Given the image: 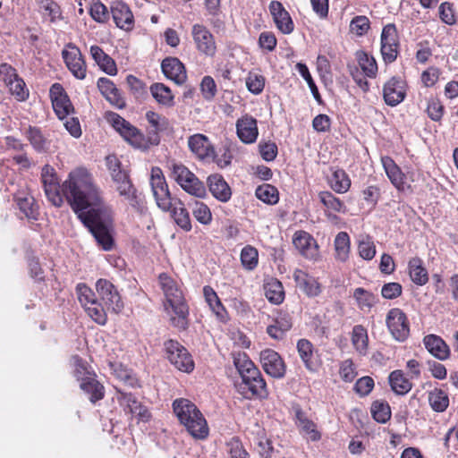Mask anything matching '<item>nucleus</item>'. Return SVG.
I'll list each match as a JSON object with an SVG mask.
<instances>
[{
	"label": "nucleus",
	"instance_id": "41",
	"mask_svg": "<svg viewBox=\"0 0 458 458\" xmlns=\"http://www.w3.org/2000/svg\"><path fill=\"white\" fill-rule=\"evenodd\" d=\"M335 259L341 262L348 259L350 254V237L347 233L340 232L335 239Z\"/></svg>",
	"mask_w": 458,
	"mask_h": 458
},
{
	"label": "nucleus",
	"instance_id": "38",
	"mask_svg": "<svg viewBox=\"0 0 458 458\" xmlns=\"http://www.w3.org/2000/svg\"><path fill=\"white\" fill-rule=\"evenodd\" d=\"M428 402L436 412H444L449 406L448 394L439 388H434L428 393Z\"/></svg>",
	"mask_w": 458,
	"mask_h": 458
},
{
	"label": "nucleus",
	"instance_id": "42",
	"mask_svg": "<svg viewBox=\"0 0 458 458\" xmlns=\"http://www.w3.org/2000/svg\"><path fill=\"white\" fill-rule=\"evenodd\" d=\"M409 272L412 282L418 285H424L428 280V272L422 267V261L414 258L409 261Z\"/></svg>",
	"mask_w": 458,
	"mask_h": 458
},
{
	"label": "nucleus",
	"instance_id": "22",
	"mask_svg": "<svg viewBox=\"0 0 458 458\" xmlns=\"http://www.w3.org/2000/svg\"><path fill=\"white\" fill-rule=\"evenodd\" d=\"M111 13L115 25L124 30H131L134 25V18L129 6L123 2H114Z\"/></svg>",
	"mask_w": 458,
	"mask_h": 458
},
{
	"label": "nucleus",
	"instance_id": "40",
	"mask_svg": "<svg viewBox=\"0 0 458 458\" xmlns=\"http://www.w3.org/2000/svg\"><path fill=\"white\" fill-rule=\"evenodd\" d=\"M80 386L85 393L90 394L89 399L93 403L104 397V386L94 377H87Z\"/></svg>",
	"mask_w": 458,
	"mask_h": 458
},
{
	"label": "nucleus",
	"instance_id": "20",
	"mask_svg": "<svg viewBox=\"0 0 458 458\" xmlns=\"http://www.w3.org/2000/svg\"><path fill=\"white\" fill-rule=\"evenodd\" d=\"M269 12L273 17L276 28L284 34H290L293 31L294 24L286 9L279 1H271Z\"/></svg>",
	"mask_w": 458,
	"mask_h": 458
},
{
	"label": "nucleus",
	"instance_id": "1",
	"mask_svg": "<svg viewBox=\"0 0 458 458\" xmlns=\"http://www.w3.org/2000/svg\"><path fill=\"white\" fill-rule=\"evenodd\" d=\"M63 187L72 209L98 243L105 250H111L114 212L111 207L102 202L89 173L84 168L71 172Z\"/></svg>",
	"mask_w": 458,
	"mask_h": 458
},
{
	"label": "nucleus",
	"instance_id": "17",
	"mask_svg": "<svg viewBox=\"0 0 458 458\" xmlns=\"http://www.w3.org/2000/svg\"><path fill=\"white\" fill-rule=\"evenodd\" d=\"M50 98L54 111L59 119L65 118L73 111L72 105L61 84L55 83L51 86Z\"/></svg>",
	"mask_w": 458,
	"mask_h": 458
},
{
	"label": "nucleus",
	"instance_id": "8",
	"mask_svg": "<svg viewBox=\"0 0 458 458\" xmlns=\"http://www.w3.org/2000/svg\"><path fill=\"white\" fill-rule=\"evenodd\" d=\"M107 120L116 131L131 146L138 148H146L148 141L144 135L129 122L115 113H110Z\"/></svg>",
	"mask_w": 458,
	"mask_h": 458
},
{
	"label": "nucleus",
	"instance_id": "32",
	"mask_svg": "<svg viewBox=\"0 0 458 458\" xmlns=\"http://www.w3.org/2000/svg\"><path fill=\"white\" fill-rule=\"evenodd\" d=\"M168 211L171 212L172 217L179 227L185 232L191 230L190 214L180 199H172V208Z\"/></svg>",
	"mask_w": 458,
	"mask_h": 458
},
{
	"label": "nucleus",
	"instance_id": "33",
	"mask_svg": "<svg viewBox=\"0 0 458 458\" xmlns=\"http://www.w3.org/2000/svg\"><path fill=\"white\" fill-rule=\"evenodd\" d=\"M293 278L307 295L318 296L320 293V284L314 277L309 276L306 272L296 269L293 273Z\"/></svg>",
	"mask_w": 458,
	"mask_h": 458
},
{
	"label": "nucleus",
	"instance_id": "34",
	"mask_svg": "<svg viewBox=\"0 0 458 458\" xmlns=\"http://www.w3.org/2000/svg\"><path fill=\"white\" fill-rule=\"evenodd\" d=\"M295 415L298 428L308 439L318 441L321 438V434L318 430L317 425L302 411L297 410Z\"/></svg>",
	"mask_w": 458,
	"mask_h": 458
},
{
	"label": "nucleus",
	"instance_id": "24",
	"mask_svg": "<svg viewBox=\"0 0 458 458\" xmlns=\"http://www.w3.org/2000/svg\"><path fill=\"white\" fill-rule=\"evenodd\" d=\"M427 351L439 360L449 359L451 351L448 344L438 335L430 334L423 338Z\"/></svg>",
	"mask_w": 458,
	"mask_h": 458
},
{
	"label": "nucleus",
	"instance_id": "44",
	"mask_svg": "<svg viewBox=\"0 0 458 458\" xmlns=\"http://www.w3.org/2000/svg\"><path fill=\"white\" fill-rule=\"evenodd\" d=\"M194 218L201 225H208L212 222V213L208 205L195 200L189 204Z\"/></svg>",
	"mask_w": 458,
	"mask_h": 458
},
{
	"label": "nucleus",
	"instance_id": "46",
	"mask_svg": "<svg viewBox=\"0 0 458 458\" xmlns=\"http://www.w3.org/2000/svg\"><path fill=\"white\" fill-rule=\"evenodd\" d=\"M39 11L43 17L51 22H55L63 18L61 8L54 0H40Z\"/></svg>",
	"mask_w": 458,
	"mask_h": 458
},
{
	"label": "nucleus",
	"instance_id": "52",
	"mask_svg": "<svg viewBox=\"0 0 458 458\" xmlns=\"http://www.w3.org/2000/svg\"><path fill=\"white\" fill-rule=\"evenodd\" d=\"M371 413L375 420L386 423L391 417L390 406L386 403L376 401L371 405Z\"/></svg>",
	"mask_w": 458,
	"mask_h": 458
},
{
	"label": "nucleus",
	"instance_id": "54",
	"mask_svg": "<svg viewBox=\"0 0 458 458\" xmlns=\"http://www.w3.org/2000/svg\"><path fill=\"white\" fill-rule=\"evenodd\" d=\"M438 14L445 24L452 26L456 23V15L452 3L443 2L438 7Z\"/></svg>",
	"mask_w": 458,
	"mask_h": 458
},
{
	"label": "nucleus",
	"instance_id": "55",
	"mask_svg": "<svg viewBox=\"0 0 458 458\" xmlns=\"http://www.w3.org/2000/svg\"><path fill=\"white\" fill-rule=\"evenodd\" d=\"M246 87L253 94H259L265 87V78L254 72H250L246 78Z\"/></svg>",
	"mask_w": 458,
	"mask_h": 458
},
{
	"label": "nucleus",
	"instance_id": "60",
	"mask_svg": "<svg viewBox=\"0 0 458 458\" xmlns=\"http://www.w3.org/2000/svg\"><path fill=\"white\" fill-rule=\"evenodd\" d=\"M381 45L399 46L396 27L393 23L386 24L381 33Z\"/></svg>",
	"mask_w": 458,
	"mask_h": 458
},
{
	"label": "nucleus",
	"instance_id": "9",
	"mask_svg": "<svg viewBox=\"0 0 458 458\" xmlns=\"http://www.w3.org/2000/svg\"><path fill=\"white\" fill-rule=\"evenodd\" d=\"M96 290L100 299V303L105 311H111L115 314L123 309V302L116 287L106 279H98L96 283Z\"/></svg>",
	"mask_w": 458,
	"mask_h": 458
},
{
	"label": "nucleus",
	"instance_id": "2",
	"mask_svg": "<svg viewBox=\"0 0 458 458\" xmlns=\"http://www.w3.org/2000/svg\"><path fill=\"white\" fill-rule=\"evenodd\" d=\"M158 284L165 296L164 307L171 324L179 330H185L189 326V307L180 284L168 274L162 273L158 276Z\"/></svg>",
	"mask_w": 458,
	"mask_h": 458
},
{
	"label": "nucleus",
	"instance_id": "36",
	"mask_svg": "<svg viewBox=\"0 0 458 458\" xmlns=\"http://www.w3.org/2000/svg\"><path fill=\"white\" fill-rule=\"evenodd\" d=\"M388 379L392 390L397 394H406L412 388L411 382L402 370H394L390 373Z\"/></svg>",
	"mask_w": 458,
	"mask_h": 458
},
{
	"label": "nucleus",
	"instance_id": "19",
	"mask_svg": "<svg viewBox=\"0 0 458 458\" xmlns=\"http://www.w3.org/2000/svg\"><path fill=\"white\" fill-rule=\"evenodd\" d=\"M405 83L398 77L391 78L383 88V97L386 105L395 106L405 98Z\"/></svg>",
	"mask_w": 458,
	"mask_h": 458
},
{
	"label": "nucleus",
	"instance_id": "35",
	"mask_svg": "<svg viewBox=\"0 0 458 458\" xmlns=\"http://www.w3.org/2000/svg\"><path fill=\"white\" fill-rule=\"evenodd\" d=\"M264 294L273 304H280L284 299V291L281 282L276 278L267 279L264 285Z\"/></svg>",
	"mask_w": 458,
	"mask_h": 458
},
{
	"label": "nucleus",
	"instance_id": "50",
	"mask_svg": "<svg viewBox=\"0 0 458 458\" xmlns=\"http://www.w3.org/2000/svg\"><path fill=\"white\" fill-rule=\"evenodd\" d=\"M203 293L205 300L210 307L211 310L218 317L223 318L225 309L216 294V293L210 286H205L203 288Z\"/></svg>",
	"mask_w": 458,
	"mask_h": 458
},
{
	"label": "nucleus",
	"instance_id": "49",
	"mask_svg": "<svg viewBox=\"0 0 458 458\" xmlns=\"http://www.w3.org/2000/svg\"><path fill=\"white\" fill-rule=\"evenodd\" d=\"M353 298L355 299L358 307L364 310H370L371 307L377 302V297L370 292L359 287L353 292Z\"/></svg>",
	"mask_w": 458,
	"mask_h": 458
},
{
	"label": "nucleus",
	"instance_id": "58",
	"mask_svg": "<svg viewBox=\"0 0 458 458\" xmlns=\"http://www.w3.org/2000/svg\"><path fill=\"white\" fill-rule=\"evenodd\" d=\"M358 251L360 258L365 260L372 259L376 255V247L373 241L366 236L359 242Z\"/></svg>",
	"mask_w": 458,
	"mask_h": 458
},
{
	"label": "nucleus",
	"instance_id": "39",
	"mask_svg": "<svg viewBox=\"0 0 458 458\" xmlns=\"http://www.w3.org/2000/svg\"><path fill=\"white\" fill-rule=\"evenodd\" d=\"M25 136L36 151L46 152L49 148L50 142L40 129L30 126L25 131Z\"/></svg>",
	"mask_w": 458,
	"mask_h": 458
},
{
	"label": "nucleus",
	"instance_id": "57",
	"mask_svg": "<svg viewBox=\"0 0 458 458\" xmlns=\"http://www.w3.org/2000/svg\"><path fill=\"white\" fill-rule=\"evenodd\" d=\"M89 14L95 21L99 23H105L109 19L108 10L100 1H95L91 4Z\"/></svg>",
	"mask_w": 458,
	"mask_h": 458
},
{
	"label": "nucleus",
	"instance_id": "30",
	"mask_svg": "<svg viewBox=\"0 0 458 458\" xmlns=\"http://www.w3.org/2000/svg\"><path fill=\"white\" fill-rule=\"evenodd\" d=\"M89 52L95 63L103 72L111 76L117 73L115 62L100 47L97 45L91 46Z\"/></svg>",
	"mask_w": 458,
	"mask_h": 458
},
{
	"label": "nucleus",
	"instance_id": "4",
	"mask_svg": "<svg viewBox=\"0 0 458 458\" xmlns=\"http://www.w3.org/2000/svg\"><path fill=\"white\" fill-rule=\"evenodd\" d=\"M173 408L181 424L194 438L204 439L208 436L207 421L192 402L184 398L176 399Z\"/></svg>",
	"mask_w": 458,
	"mask_h": 458
},
{
	"label": "nucleus",
	"instance_id": "61",
	"mask_svg": "<svg viewBox=\"0 0 458 458\" xmlns=\"http://www.w3.org/2000/svg\"><path fill=\"white\" fill-rule=\"evenodd\" d=\"M296 70L299 72V73L302 76V78L306 81V82L308 83L310 89V91L313 95V97L318 100L319 101L320 100V95H319V92H318V89L310 73V71L307 67L306 64H302V63H298L296 65Z\"/></svg>",
	"mask_w": 458,
	"mask_h": 458
},
{
	"label": "nucleus",
	"instance_id": "62",
	"mask_svg": "<svg viewBox=\"0 0 458 458\" xmlns=\"http://www.w3.org/2000/svg\"><path fill=\"white\" fill-rule=\"evenodd\" d=\"M369 29V20L363 15L354 17L350 23V30L358 36L365 35Z\"/></svg>",
	"mask_w": 458,
	"mask_h": 458
},
{
	"label": "nucleus",
	"instance_id": "45",
	"mask_svg": "<svg viewBox=\"0 0 458 458\" xmlns=\"http://www.w3.org/2000/svg\"><path fill=\"white\" fill-rule=\"evenodd\" d=\"M256 197L268 205H275L279 200V192L277 189L268 183L259 185L255 191Z\"/></svg>",
	"mask_w": 458,
	"mask_h": 458
},
{
	"label": "nucleus",
	"instance_id": "51",
	"mask_svg": "<svg viewBox=\"0 0 458 458\" xmlns=\"http://www.w3.org/2000/svg\"><path fill=\"white\" fill-rule=\"evenodd\" d=\"M357 59L363 72L370 78H374L377 72V64L373 56L365 52H358Z\"/></svg>",
	"mask_w": 458,
	"mask_h": 458
},
{
	"label": "nucleus",
	"instance_id": "10",
	"mask_svg": "<svg viewBox=\"0 0 458 458\" xmlns=\"http://www.w3.org/2000/svg\"><path fill=\"white\" fill-rule=\"evenodd\" d=\"M151 190L157 205L163 211L172 208V197L162 170L159 167H153L150 174Z\"/></svg>",
	"mask_w": 458,
	"mask_h": 458
},
{
	"label": "nucleus",
	"instance_id": "13",
	"mask_svg": "<svg viewBox=\"0 0 458 458\" xmlns=\"http://www.w3.org/2000/svg\"><path fill=\"white\" fill-rule=\"evenodd\" d=\"M67 48L62 52L67 68L75 78L83 80L86 77L87 66L80 49L72 44H68Z\"/></svg>",
	"mask_w": 458,
	"mask_h": 458
},
{
	"label": "nucleus",
	"instance_id": "29",
	"mask_svg": "<svg viewBox=\"0 0 458 458\" xmlns=\"http://www.w3.org/2000/svg\"><path fill=\"white\" fill-rule=\"evenodd\" d=\"M98 88L101 94L112 105L118 108H123L125 106V101L121 96L118 89L114 82L107 78H100L98 81Z\"/></svg>",
	"mask_w": 458,
	"mask_h": 458
},
{
	"label": "nucleus",
	"instance_id": "63",
	"mask_svg": "<svg viewBox=\"0 0 458 458\" xmlns=\"http://www.w3.org/2000/svg\"><path fill=\"white\" fill-rule=\"evenodd\" d=\"M339 374L345 382H352L357 376L355 366L352 360H344L340 365Z\"/></svg>",
	"mask_w": 458,
	"mask_h": 458
},
{
	"label": "nucleus",
	"instance_id": "64",
	"mask_svg": "<svg viewBox=\"0 0 458 458\" xmlns=\"http://www.w3.org/2000/svg\"><path fill=\"white\" fill-rule=\"evenodd\" d=\"M227 446L231 458H250L248 452L238 439L233 438L228 442Z\"/></svg>",
	"mask_w": 458,
	"mask_h": 458
},
{
	"label": "nucleus",
	"instance_id": "43",
	"mask_svg": "<svg viewBox=\"0 0 458 458\" xmlns=\"http://www.w3.org/2000/svg\"><path fill=\"white\" fill-rule=\"evenodd\" d=\"M153 98L161 105L170 106L174 104L171 89L163 83H155L150 87Z\"/></svg>",
	"mask_w": 458,
	"mask_h": 458
},
{
	"label": "nucleus",
	"instance_id": "11",
	"mask_svg": "<svg viewBox=\"0 0 458 458\" xmlns=\"http://www.w3.org/2000/svg\"><path fill=\"white\" fill-rule=\"evenodd\" d=\"M167 359L181 371L190 373L194 369V361L185 347L174 340L165 343Z\"/></svg>",
	"mask_w": 458,
	"mask_h": 458
},
{
	"label": "nucleus",
	"instance_id": "5",
	"mask_svg": "<svg viewBox=\"0 0 458 458\" xmlns=\"http://www.w3.org/2000/svg\"><path fill=\"white\" fill-rule=\"evenodd\" d=\"M171 177L189 194L204 198L206 188L198 177L182 164L173 163L170 167Z\"/></svg>",
	"mask_w": 458,
	"mask_h": 458
},
{
	"label": "nucleus",
	"instance_id": "47",
	"mask_svg": "<svg viewBox=\"0 0 458 458\" xmlns=\"http://www.w3.org/2000/svg\"><path fill=\"white\" fill-rule=\"evenodd\" d=\"M16 201L20 210L25 215L27 218L32 220L38 219V210L33 197L17 196Z\"/></svg>",
	"mask_w": 458,
	"mask_h": 458
},
{
	"label": "nucleus",
	"instance_id": "53",
	"mask_svg": "<svg viewBox=\"0 0 458 458\" xmlns=\"http://www.w3.org/2000/svg\"><path fill=\"white\" fill-rule=\"evenodd\" d=\"M299 355L309 370H313L311 358L313 355L312 344L306 339H301L297 343Z\"/></svg>",
	"mask_w": 458,
	"mask_h": 458
},
{
	"label": "nucleus",
	"instance_id": "37",
	"mask_svg": "<svg viewBox=\"0 0 458 458\" xmlns=\"http://www.w3.org/2000/svg\"><path fill=\"white\" fill-rule=\"evenodd\" d=\"M327 181L331 189L337 193H345L351 186V180L343 169H332Z\"/></svg>",
	"mask_w": 458,
	"mask_h": 458
},
{
	"label": "nucleus",
	"instance_id": "3",
	"mask_svg": "<svg viewBox=\"0 0 458 458\" xmlns=\"http://www.w3.org/2000/svg\"><path fill=\"white\" fill-rule=\"evenodd\" d=\"M233 364L241 376L238 392L246 399H267L269 392L259 369L244 352L233 355Z\"/></svg>",
	"mask_w": 458,
	"mask_h": 458
},
{
	"label": "nucleus",
	"instance_id": "48",
	"mask_svg": "<svg viewBox=\"0 0 458 458\" xmlns=\"http://www.w3.org/2000/svg\"><path fill=\"white\" fill-rule=\"evenodd\" d=\"M320 202L327 208V211L344 212V204L330 191H321L318 194Z\"/></svg>",
	"mask_w": 458,
	"mask_h": 458
},
{
	"label": "nucleus",
	"instance_id": "21",
	"mask_svg": "<svg viewBox=\"0 0 458 458\" xmlns=\"http://www.w3.org/2000/svg\"><path fill=\"white\" fill-rule=\"evenodd\" d=\"M381 162L391 183L399 191H406L411 189V185L405 182V174L390 157H382Z\"/></svg>",
	"mask_w": 458,
	"mask_h": 458
},
{
	"label": "nucleus",
	"instance_id": "23",
	"mask_svg": "<svg viewBox=\"0 0 458 458\" xmlns=\"http://www.w3.org/2000/svg\"><path fill=\"white\" fill-rule=\"evenodd\" d=\"M236 131L242 142L247 144L255 142L259 135L256 119L250 115L242 116L236 123Z\"/></svg>",
	"mask_w": 458,
	"mask_h": 458
},
{
	"label": "nucleus",
	"instance_id": "56",
	"mask_svg": "<svg viewBox=\"0 0 458 458\" xmlns=\"http://www.w3.org/2000/svg\"><path fill=\"white\" fill-rule=\"evenodd\" d=\"M10 93L14 96L18 100H25L29 97V92L26 89L25 82L21 77H17L15 80L9 81L5 84Z\"/></svg>",
	"mask_w": 458,
	"mask_h": 458
},
{
	"label": "nucleus",
	"instance_id": "6",
	"mask_svg": "<svg viewBox=\"0 0 458 458\" xmlns=\"http://www.w3.org/2000/svg\"><path fill=\"white\" fill-rule=\"evenodd\" d=\"M110 171L115 191L118 192L119 196L122 197L123 200L127 201L136 211L141 210L142 199L138 193L137 189L131 183L127 173L122 170L116 171L113 169L111 165Z\"/></svg>",
	"mask_w": 458,
	"mask_h": 458
},
{
	"label": "nucleus",
	"instance_id": "7",
	"mask_svg": "<svg viewBox=\"0 0 458 458\" xmlns=\"http://www.w3.org/2000/svg\"><path fill=\"white\" fill-rule=\"evenodd\" d=\"M78 300L88 313V315L98 324L105 325L106 314L105 308L98 301L95 293L85 284H79L76 286Z\"/></svg>",
	"mask_w": 458,
	"mask_h": 458
},
{
	"label": "nucleus",
	"instance_id": "14",
	"mask_svg": "<svg viewBox=\"0 0 458 458\" xmlns=\"http://www.w3.org/2000/svg\"><path fill=\"white\" fill-rule=\"evenodd\" d=\"M293 243L296 250L305 259L317 260L319 252L315 239L305 231H297L293 237Z\"/></svg>",
	"mask_w": 458,
	"mask_h": 458
},
{
	"label": "nucleus",
	"instance_id": "27",
	"mask_svg": "<svg viewBox=\"0 0 458 458\" xmlns=\"http://www.w3.org/2000/svg\"><path fill=\"white\" fill-rule=\"evenodd\" d=\"M208 188L217 200L227 202L232 196V191L228 183L220 174H211L208 177Z\"/></svg>",
	"mask_w": 458,
	"mask_h": 458
},
{
	"label": "nucleus",
	"instance_id": "16",
	"mask_svg": "<svg viewBox=\"0 0 458 458\" xmlns=\"http://www.w3.org/2000/svg\"><path fill=\"white\" fill-rule=\"evenodd\" d=\"M41 181L45 193L55 206L60 207L63 203V198L59 192V183L54 172V169L47 165L42 168Z\"/></svg>",
	"mask_w": 458,
	"mask_h": 458
},
{
	"label": "nucleus",
	"instance_id": "28",
	"mask_svg": "<svg viewBox=\"0 0 458 458\" xmlns=\"http://www.w3.org/2000/svg\"><path fill=\"white\" fill-rule=\"evenodd\" d=\"M120 403L126 411L135 415L142 421H148L151 417L148 410L131 394H121Z\"/></svg>",
	"mask_w": 458,
	"mask_h": 458
},
{
	"label": "nucleus",
	"instance_id": "59",
	"mask_svg": "<svg viewBox=\"0 0 458 458\" xmlns=\"http://www.w3.org/2000/svg\"><path fill=\"white\" fill-rule=\"evenodd\" d=\"M258 250L251 247L246 246L241 252V260L244 267L253 269L258 265Z\"/></svg>",
	"mask_w": 458,
	"mask_h": 458
},
{
	"label": "nucleus",
	"instance_id": "15",
	"mask_svg": "<svg viewBox=\"0 0 458 458\" xmlns=\"http://www.w3.org/2000/svg\"><path fill=\"white\" fill-rule=\"evenodd\" d=\"M260 362L267 374L275 377L281 378L285 374L284 362L280 355L271 349H266L260 352Z\"/></svg>",
	"mask_w": 458,
	"mask_h": 458
},
{
	"label": "nucleus",
	"instance_id": "12",
	"mask_svg": "<svg viewBox=\"0 0 458 458\" xmlns=\"http://www.w3.org/2000/svg\"><path fill=\"white\" fill-rule=\"evenodd\" d=\"M386 326L393 337L400 342L404 341L410 334V326L405 313L398 309H391L386 318Z\"/></svg>",
	"mask_w": 458,
	"mask_h": 458
},
{
	"label": "nucleus",
	"instance_id": "26",
	"mask_svg": "<svg viewBox=\"0 0 458 458\" xmlns=\"http://www.w3.org/2000/svg\"><path fill=\"white\" fill-rule=\"evenodd\" d=\"M162 72L168 79L181 84L186 80V72L183 64L178 58L167 57L163 60L161 64Z\"/></svg>",
	"mask_w": 458,
	"mask_h": 458
},
{
	"label": "nucleus",
	"instance_id": "18",
	"mask_svg": "<svg viewBox=\"0 0 458 458\" xmlns=\"http://www.w3.org/2000/svg\"><path fill=\"white\" fill-rule=\"evenodd\" d=\"M191 34L199 51L212 56L216 53V42L211 32L201 24L192 26Z\"/></svg>",
	"mask_w": 458,
	"mask_h": 458
},
{
	"label": "nucleus",
	"instance_id": "25",
	"mask_svg": "<svg viewBox=\"0 0 458 458\" xmlns=\"http://www.w3.org/2000/svg\"><path fill=\"white\" fill-rule=\"evenodd\" d=\"M188 146L192 153L200 159H209L213 157L214 148L208 139L203 134L197 133L191 136L188 140Z\"/></svg>",
	"mask_w": 458,
	"mask_h": 458
},
{
	"label": "nucleus",
	"instance_id": "31",
	"mask_svg": "<svg viewBox=\"0 0 458 458\" xmlns=\"http://www.w3.org/2000/svg\"><path fill=\"white\" fill-rule=\"evenodd\" d=\"M351 343L360 356H366L369 352V335L367 329L361 325H356L351 332Z\"/></svg>",
	"mask_w": 458,
	"mask_h": 458
}]
</instances>
